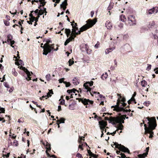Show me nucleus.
I'll return each instance as SVG.
<instances>
[{
	"label": "nucleus",
	"mask_w": 158,
	"mask_h": 158,
	"mask_svg": "<svg viewBox=\"0 0 158 158\" xmlns=\"http://www.w3.org/2000/svg\"><path fill=\"white\" fill-rule=\"evenodd\" d=\"M150 104V102L149 101H145L143 103V104L144 105H145L147 106H148Z\"/></svg>",
	"instance_id": "nucleus-40"
},
{
	"label": "nucleus",
	"mask_w": 158,
	"mask_h": 158,
	"mask_svg": "<svg viewBox=\"0 0 158 158\" xmlns=\"http://www.w3.org/2000/svg\"><path fill=\"white\" fill-rule=\"evenodd\" d=\"M114 121L116 123H119V124L121 123H124V120H122L120 118H117L114 120Z\"/></svg>",
	"instance_id": "nucleus-12"
},
{
	"label": "nucleus",
	"mask_w": 158,
	"mask_h": 158,
	"mask_svg": "<svg viewBox=\"0 0 158 158\" xmlns=\"http://www.w3.org/2000/svg\"><path fill=\"white\" fill-rule=\"evenodd\" d=\"M154 71H155V73L156 74H158V67L154 69Z\"/></svg>",
	"instance_id": "nucleus-62"
},
{
	"label": "nucleus",
	"mask_w": 158,
	"mask_h": 158,
	"mask_svg": "<svg viewBox=\"0 0 158 158\" xmlns=\"http://www.w3.org/2000/svg\"><path fill=\"white\" fill-rule=\"evenodd\" d=\"M80 101L84 105L86 106V108L89 107L90 105H92L94 103L93 101L86 98H81L80 99Z\"/></svg>",
	"instance_id": "nucleus-6"
},
{
	"label": "nucleus",
	"mask_w": 158,
	"mask_h": 158,
	"mask_svg": "<svg viewBox=\"0 0 158 158\" xmlns=\"http://www.w3.org/2000/svg\"><path fill=\"white\" fill-rule=\"evenodd\" d=\"M29 16L30 17V18H29L30 20H31V19L32 18H33L34 16H33V15L32 14L30 13L29 15Z\"/></svg>",
	"instance_id": "nucleus-63"
},
{
	"label": "nucleus",
	"mask_w": 158,
	"mask_h": 158,
	"mask_svg": "<svg viewBox=\"0 0 158 158\" xmlns=\"http://www.w3.org/2000/svg\"><path fill=\"white\" fill-rule=\"evenodd\" d=\"M71 25L72 26V27H73V29H72V33H75L76 32H77L76 31H79L78 30V28L74 27V23H71Z\"/></svg>",
	"instance_id": "nucleus-20"
},
{
	"label": "nucleus",
	"mask_w": 158,
	"mask_h": 158,
	"mask_svg": "<svg viewBox=\"0 0 158 158\" xmlns=\"http://www.w3.org/2000/svg\"><path fill=\"white\" fill-rule=\"evenodd\" d=\"M64 83L65 85V86L67 87L70 86L71 85L69 82L64 81Z\"/></svg>",
	"instance_id": "nucleus-39"
},
{
	"label": "nucleus",
	"mask_w": 158,
	"mask_h": 158,
	"mask_svg": "<svg viewBox=\"0 0 158 158\" xmlns=\"http://www.w3.org/2000/svg\"><path fill=\"white\" fill-rule=\"evenodd\" d=\"M20 73L22 74V75H23V76L24 77L25 76H26V74H25V73L24 72L23 70V71H20Z\"/></svg>",
	"instance_id": "nucleus-64"
},
{
	"label": "nucleus",
	"mask_w": 158,
	"mask_h": 158,
	"mask_svg": "<svg viewBox=\"0 0 158 158\" xmlns=\"http://www.w3.org/2000/svg\"><path fill=\"white\" fill-rule=\"evenodd\" d=\"M72 40H71V38L69 37L68 38H67L66 41L65 42H66L68 44L69 42L70 41H72Z\"/></svg>",
	"instance_id": "nucleus-48"
},
{
	"label": "nucleus",
	"mask_w": 158,
	"mask_h": 158,
	"mask_svg": "<svg viewBox=\"0 0 158 158\" xmlns=\"http://www.w3.org/2000/svg\"><path fill=\"white\" fill-rule=\"evenodd\" d=\"M73 83L75 85H77L79 83V82L78 81L77 78V77H74L73 79Z\"/></svg>",
	"instance_id": "nucleus-23"
},
{
	"label": "nucleus",
	"mask_w": 158,
	"mask_h": 158,
	"mask_svg": "<svg viewBox=\"0 0 158 158\" xmlns=\"http://www.w3.org/2000/svg\"><path fill=\"white\" fill-rule=\"evenodd\" d=\"M97 21L96 19H94L93 20L89 19L86 21L87 23L83 26L80 28V31H78L76 33H72L71 36L69 37L71 39V40L74 41L75 38L76 37L77 35L80 34L81 32L85 31L87 29L91 27L93 25H94Z\"/></svg>",
	"instance_id": "nucleus-2"
},
{
	"label": "nucleus",
	"mask_w": 158,
	"mask_h": 158,
	"mask_svg": "<svg viewBox=\"0 0 158 158\" xmlns=\"http://www.w3.org/2000/svg\"><path fill=\"white\" fill-rule=\"evenodd\" d=\"M98 123L99 125H100L104 127H106L107 125V122L106 121H102L101 122L99 121Z\"/></svg>",
	"instance_id": "nucleus-16"
},
{
	"label": "nucleus",
	"mask_w": 158,
	"mask_h": 158,
	"mask_svg": "<svg viewBox=\"0 0 158 158\" xmlns=\"http://www.w3.org/2000/svg\"><path fill=\"white\" fill-rule=\"evenodd\" d=\"M60 121V123H64L65 119L63 118H61L60 119L58 120Z\"/></svg>",
	"instance_id": "nucleus-41"
},
{
	"label": "nucleus",
	"mask_w": 158,
	"mask_h": 158,
	"mask_svg": "<svg viewBox=\"0 0 158 158\" xmlns=\"http://www.w3.org/2000/svg\"><path fill=\"white\" fill-rule=\"evenodd\" d=\"M68 5L67 0H64L60 5V8H62V6Z\"/></svg>",
	"instance_id": "nucleus-27"
},
{
	"label": "nucleus",
	"mask_w": 158,
	"mask_h": 158,
	"mask_svg": "<svg viewBox=\"0 0 158 158\" xmlns=\"http://www.w3.org/2000/svg\"><path fill=\"white\" fill-rule=\"evenodd\" d=\"M69 66H71L74 63V61L72 60L71 59H69Z\"/></svg>",
	"instance_id": "nucleus-42"
},
{
	"label": "nucleus",
	"mask_w": 158,
	"mask_h": 158,
	"mask_svg": "<svg viewBox=\"0 0 158 158\" xmlns=\"http://www.w3.org/2000/svg\"><path fill=\"white\" fill-rule=\"evenodd\" d=\"M146 119L148 121L147 123L148 127H147V125L144 124V121H143V123L144 124V126L145 127V134L148 133L150 134L149 137L152 138L153 136V135L154 134L152 130L155 128L157 125L156 119L154 117L150 118L148 117H147Z\"/></svg>",
	"instance_id": "nucleus-1"
},
{
	"label": "nucleus",
	"mask_w": 158,
	"mask_h": 158,
	"mask_svg": "<svg viewBox=\"0 0 158 158\" xmlns=\"http://www.w3.org/2000/svg\"><path fill=\"white\" fill-rule=\"evenodd\" d=\"M44 50L48 51L49 53H51V51L54 49V48L51 47L50 45L48 43H46L44 44Z\"/></svg>",
	"instance_id": "nucleus-9"
},
{
	"label": "nucleus",
	"mask_w": 158,
	"mask_h": 158,
	"mask_svg": "<svg viewBox=\"0 0 158 158\" xmlns=\"http://www.w3.org/2000/svg\"><path fill=\"white\" fill-rule=\"evenodd\" d=\"M117 95L118 97H119V98H118V100H119V99H121V101L122 102H124L126 101V99L125 97H122L121 96L118 94H117Z\"/></svg>",
	"instance_id": "nucleus-22"
},
{
	"label": "nucleus",
	"mask_w": 158,
	"mask_h": 158,
	"mask_svg": "<svg viewBox=\"0 0 158 158\" xmlns=\"http://www.w3.org/2000/svg\"><path fill=\"white\" fill-rule=\"evenodd\" d=\"M108 76V75L106 73H105L104 74H103L101 76V78L103 80H104L105 79H106Z\"/></svg>",
	"instance_id": "nucleus-30"
},
{
	"label": "nucleus",
	"mask_w": 158,
	"mask_h": 158,
	"mask_svg": "<svg viewBox=\"0 0 158 158\" xmlns=\"http://www.w3.org/2000/svg\"><path fill=\"white\" fill-rule=\"evenodd\" d=\"M18 68L20 69L23 70V71L27 75V76H24L25 79L27 81H29L31 79V78L30 77V76H31V74H33V73L32 72H30L27 69L24 67L22 66H19Z\"/></svg>",
	"instance_id": "nucleus-4"
},
{
	"label": "nucleus",
	"mask_w": 158,
	"mask_h": 158,
	"mask_svg": "<svg viewBox=\"0 0 158 158\" xmlns=\"http://www.w3.org/2000/svg\"><path fill=\"white\" fill-rule=\"evenodd\" d=\"M69 109L71 110H73L74 109V103L72 102L71 104L69 105Z\"/></svg>",
	"instance_id": "nucleus-31"
},
{
	"label": "nucleus",
	"mask_w": 158,
	"mask_h": 158,
	"mask_svg": "<svg viewBox=\"0 0 158 158\" xmlns=\"http://www.w3.org/2000/svg\"><path fill=\"white\" fill-rule=\"evenodd\" d=\"M40 18V16H38V15H37V16L36 17H34L33 18L35 19V22H38V20L39 19V18Z\"/></svg>",
	"instance_id": "nucleus-58"
},
{
	"label": "nucleus",
	"mask_w": 158,
	"mask_h": 158,
	"mask_svg": "<svg viewBox=\"0 0 158 158\" xmlns=\"http://www.w3.org/2000/svg\"><path fill=\"white\" fill-rule=\"evenodd\" d=\"M116 128H117V131H118L119 130L122 131L123 129V125L120 124L118 125Z\"/></svg>",
	"instance_id": "nucleus-24"
},
{
	"label": "nucleus",
	"mask_w": 158,
	"mask_h": 158,
	"mask_svg": "<svg viewBox=\"0 0 158 158\" xmlns=\"http://www.w3.org/2000/svg\"><path fill=\"white\" fill-rule=\"evenodd\" d=\"M141 85L143 87H145L147 85V82L145 80L141 81Z\"/></svg>",
	"instance_id": "nucleus-32"
},
{
	"label": "nucleus",
	"mask_w": 158,
	"mask_h": 158,
	"mask_svg": "<svg viewBox=\"0 0 158 158\" xmlns=\"http://www.w3.org/2000/svg\"><path fill=\"white\" fill-rule=\"evenodd\" d=\"M89 48H88L87 50L86 51L87 52V53L88 54H90L91 53V50L88 49Z\"/></svg>",
	"instance_id": "nucleus-52"
},
{
	"label": "nucleus",
	"mask_w": 158,
	"mask_h": 158,
	"mask_svg": "<svg viewBox=\"0 0 158 158\" xmlns=\"http://www.w3.org/2000/svg\"><path fill=\"white\" fill-rule=\"evenodd\" d=\"M64 78H61L60 79H59V83H62V82L64 83Z\"/></svg>",
	"instance_id": "nucleus-54"
},
{
	"label": "nucleus",
	"mask_w": 158,
	"mask_h": 158,
	"mask_svg": "<svg viewBox=\"0 0 158 158\" xmlns=\"http://www.w3.org/2000/svg\"><path fill=\"white\" fill-rule=\"evenodd\" d=\"M115 48V47H112L111 48H107L105 51V52L106 54H108L110 52H111Z\"/></svg>",
	"instance_id": "nucleus-18"
},
{
	"label": "nucleus",
	"mask_w": 158,
	"mask_h": 158,
	"mask_svg": "<svg viewBox=\"0 0 158 158\" xmlns=\"http://www.w3.org/2000/svg\"><path fill=\"white\" fill-rule=\"evenodd\" d=\"M48 150H46V153L47 155V156L48 157H52L50 155V154L48 153Z\"/></svg>",
	"instance_id": "nucleus-60"
},
{
	"label": "nucleus",
	"mask_w": 158,
	"mask_h": 158,
	"mask_svg": "<svg viewBox=\"0 0 158 158\" xmlns=\"http://www.w3.org/2000/svg\"><path fill=\"white\" fill-rule=\"evenodd\" d=\"M105 118L106 120L109 121V123H111V124L113 125H114L115 124V123H112L111 122V120L109 119L107 117H105Z\"/></svg>",
	"instance_id": "nucleus-45"
},
{
	"label": "nucleus",
	"mask_w": 158,
	"mask_h": 158,
	"mask_svg": "<svg viewBox=\"0 0 158 158\" xmlns=\"http://www.w3.org/2000/svg\"><path fill=\"white\" fill-rule=\"evenodd\" d=\"M18 141L16 140H15L13 142V144L15 146H17L18 145Z\"/></svg>",
	"instance_id": "nucleus-51"
},
{
	"label": "nucleus",
	"mask_w": 158,
	"mask_h": 158,
	"mask_svg": "<svg viewBox=\"0 0 158 158\" xmlns=\"http://www.w3.org/2000/svg\"><path fill=\"white\" fill-rule=\"evenodd\" d=\"M44 52L43 53V54L44 55H47L49 53V50L46 51L44 50Z\"/></svg>",
	"instance_id": "nucleus-50"
},
{
	"label": "nucleus",
	"mask_w": 158,
	"mask_h": 158,
	"mask_svg": "<svg viewBox=\"0 0 158 158\" xmlns=\"http://www.w3.org/2000/svg\"><path fill=\"white\" fill-rule=\"evenodd\" d=\"M51 39L50 38H49L48 39H47L45 41L46 42L48 43V44L49 43H52V41L51 40H50Z\"/></svg>",
	"instance_id": "nucleus-49"
},
{
	"label": "nucleus",
	"mask_w": 158,
	"mask_h": 158,
	"mask_svg": "<svg viewBox=\"0 0 158 158\" xmlns=\"http://www.w3.org/2000/svg\"><path fill=\"white\" fill-rule=\"evenodd\" d=\"M4 23L5 24V25L6 26H8L10 24V23L9 22H8V21L6 20H3Z\"/></svg>",
	"instance_id": "nucleus-37"
},
{
	"label": "nucleus",
	"mask_w": 158,
	"mask_h": 158,
	"mask_svg": "<svg viewBox=\"0 0 158 158\" xmlns=\"http://www.w3.org/2000/svg\"><path fill=\"white\" fill-rule=\"evenodd\" d=\"M99 127L100 129L101 130L102 132H103V131H104V129L105 127L100 125H99Z\"/></svg>",
	"instance_id": "nucleus-56"
},
{
	"label": "nucleus",
	"mask_w": 158,
	"mask_h": 158,
	"mask_svg": "<svg viewBox=\"0 0 158 158\" xmlns=\"http://www.w3.org/2000/svg\"><path fill=\"white\" fill-rule=\"evenodd\" d=\"M87 152L89 155L90 156L89 158H91V157H93L94 158H96L95 155L94 153H93L92 152H91L90 150H87Z\"/></svg>",
	"instance_id": "nucleus-19"
},
{
	"label": "nucleus",
	"mask_w": 158,
	"mask_h": 158,
	"mask_svg": "<svg viewBox=\"0 0 158 158\" xmlns=\"http://www.w3.org/2000/svg\"><path fill=\"white\" fill-rule=\"evenodd\" d=\"M15 64H16L17 65H20L22 66V65H24L23 62L21 60H19L18 62H15Z\"/></svg>",
	"instance_id": "nucleus-25"
},
{
	"label": "nucleus",
	"mask_w": 158,
	"mask_h": 158,
	"mask_svg": "<svg viewBox=\"0 0 158 158\" xmlns=\"http://www.w3.org/2000/svg\"><path fill=\"white\" fill-rule=\"evenodd\" d=\"M15 42L14 40H12V41H10V43H8V44H10L12 48H14V46H12V45L14 44Z\"/></svg>",
	"instance_id": "nucleus-43"
},
{
	"label": "nucleus",
	"mask_w": 158,
	"mask_h": 158,
	"mask_svg": "<svg viewBox=\"0 0 158 158\" xmlns=\"http://www.w3.org/2000/svg\"><path fill=\"white\" fill-rule=\"evenodd\" d=\"M79 138L80 139V140H78V143H81V140L82 139V138H84V137H83V136H82V137H81V136H79Z\"/></svg>",
	"instance_id": "nucleus-55"
},
{
	"label": "nucleus",
	"mask_w": 158,
	"mask_h": 158,
	"mask_svg": "<svg viewBox=\"0 0 158 158\" xmlns=\"http://www.w3.org/2000/svg\"><path fill=\"white\" fill-rule=\"evenodd\" d=\"M40 2V4L42 5V6H44L45 5L47 2L45 0H42V1H41Z\"/></svg>",
	"instance_id": "nucleus-38"
},
{
	"label": "nucleus",
	"mask_w": 158,
	"mask_h": 158,
	"mask_svg": "<svg viewBox=\"0 0 158 158\" xmlns=\"http://www.w3.org/2000/svg\"><path fill=\"white\" fill-rule=\"evenodd\" d=\"M48 90L49 92L47 93V95H46L47 98L51 96V94H53L52 89H48Z\"/></svg>",
	"instance_id": "nucleus-29"
},
{
	"label": "nucleus",
	"mask_w": 158,
	"mask_h": 158,
	"mask_svg": "<svg viewBox=\"0 0 158 158\" xmlns=\"http://www.w3.org/2000/svg\"><path fill=\"white\" fill-rule=\"evenodd\" d=\"M72 90H75V89H68L67 90V92L69 94H72Z\"/></svg>",
	"instance_id": "nucleus-53"
},
{
	"label": "nucleus",
	"mask_w": 158,
	"mask_h": 158,
	"mask_svg": "<svg viewBox=\"0 0 158 158\" xmlns=\"http://www.w3.org/2000/svg\"><path fill=\"white\" fill-rule=\"evenodd\" d=\"M106 27L107 29H111L112 28V26L110 22L106 21Z\"/></svg>",
	"instance_id": "nucleus-17"
},
{
	"label": "nucleus",
	"mask_w": 158,
	"mask_h": 158,
	"mask_svg": "<svg viewBox=\"0 0 158 158\" xmlns=\"http://www.w3.org/2000/svg\"><path fill=\"white\" fill-rule=\"evenodd\" d=\"M45 77L48 81H49L51 80V75L50 74H47Z\"/></svg>",
	"instance_id": "nucleus-36"
},
{
	"label": "nucleus",
	"mask_w": 158,
	"mask_h": 158,
	"mask_svg": "<svg viewBox=\"0 0 158 158\" xmlns=\"http://www.w3.org/2000/svg\"><path fill=\"white\" fill-rule=\"evenodd\" d=\"M99 43L98 42L95 45L94 47L96 48H98L99 47Z\"/></svg>",
	"instance_id": "nucleus-59"
},
{
	"label": "nucleus",
	"mask_w": 158,
	"mask_h": 158,
	"mask_svg": "<svg viewBox=\"0 0 158 158\" xmlns=\"http://www.w3.org/2000/svg\"><path fill=\"white\" fill-rule=\"evenodd\" d=\"M60 104L62 105H64L65 104V100L64 99H62L60 102Z\"/></svg>",
	"instance_id": "nucleus-61"
},
{
	"label": "nucleus",
	"mask_w": 158,
	"mask_h": 158,
	"mask_svg": "<svg viewBox=\"0 0 158 158\" xmlns=\"http://www.w3.org/2000/svg\"><path fill=\"white\" fill-rule=\"evenodd\" d=\"M120 155H121V158H126V156L125 155L122 153H121V154H120Z\"/></svg>",
	"instance_id": "nucleus-57"
},
{
	"label": "nucleus",
	"mask_w": 158,
	"mask_h": 158,
	"mask_svg": "<svg viewBox=\"0 0 158 158\" xmlns=\"http://www.w3.org/2000/svg\"><path fill=\"white\" fill-rule=\"evenodd\" d=\"M94 86L93 88H90L89 87V89H86V90H85L84 91L85 92L87 93V94H88V93H90V95L92 96H93V95L92 94V90H93L94 88Z\"/></svg>",
	"instance_id": "nucleus-14"
},
{
	"label": "nucleus",
	"mask_w": 158,
	"mask_h": 158,
	"mask_svg": "<svg viewBox=\"0 0 158 158\" xmlns=\"http://www.w3.org/2000/svg\"><path fill=\"white\" fill-rule=\"evenodd\" d=\"M155 23L154 22H152V23H150L148 26V27L149 28H152V27L155 25Z\"/></svg>",
	"instance_id": "nucleus-35"
},
{
	"label": "nucleus",
	"mask_w": 158,
	"mask_h": 158,
	"mask_svg": "<svg viewBox=\"0 0 158 158\" xmlns=\"http://www.w3.org/2000/svg\"><path fill=\"white\" fill-rule=\"evenodd\" d=\"M148 154V153H144L142 154L138 155V156L139 158H144L146 157Z\"/></svg>",
	"instance_id": "nucleus-26"
},
{
	"label": "nucleus",
	"mask_w": 158,
	"mask_h": 158,
	"mask_svg": "<svg viewBox=\"0 0 158 158\" xmlns=\"http://www.w3.org/2000/svg\"><path fill=\"white\" fill-rule=\"evenodd\" d=\"M43 144L45 146V148L46 150H48L50 151L51 150V144L47 142H46V145L44 143H43Z\"/></svg>",
	"instance_id": "nucleus-15"
},
{
	"label": "nucleus",
	"mask_w": 158,
	"mask_h": 158,
	"mask_svg": "<svg viewBox=\"0 0 158 158\" xmlns=\"http://www.w3.org/2000/svg\"><path fill=\"white\" fill-rule=\"evenodd\" d=\"M12 72V74L15 76H17L18 73L15 71V68L13 69Z\"/></svg>",
	"instance_id": "nucleus-33"
},
{
	"label": "nucleus",
	"mask_w": 158,
	"mask_h": 158,
	"mask_svg": "<svg viewBox=\"0 0 158 158\" xmlns=\"http://www.w3.org/2000/svg\"><path fill=\"white\" fill-rule=\"evenodd\" d=\"M151 66H152L151 64H148V66L146 68V70L148 71L150 70L151 69Z\"/></svg>",
	"instance_id": "nucleus-47"
},
{
	"label": "nucleus",
	"mask_w": 158,
	"mask_h": 158,
	"mask_svg": "<svg viewBox=\"0 0 158 158\" xmlns=\"http://www.w3.org/2000/svg\"><path fill=\"white\" fill-rule=\"evenodd\" d=\"M65 33L66 34L67 37L68 38L71 35L72 32L70 29L66 28L65 29Z\"/></svg>",
	"instance_id": "nucleus-11"
},
{
	"label": "nucleus",
	"mask_w": 158,
	"mask_h": 158,
	"mask_svg": "<svg viewBox=\"0 0 158 158\" xmlns=\"http://www.w3.org/2000/svg\"><path fill=\"white\" fill-rule=\"evenodd\" d=\"M120 19L123 22L124 21V19H122L123 18L124 19H126V18L125 17V16L124 15H120Z\"/></svg>",
	"instance_id": "nucleus-34"
},
{
	"label": "nucleus",
	"mask_w": 158,
	"mask_h": 158,
	"mask_svg": "<svg viewBox=\"0 0 158 158\" xmlns=\"http://www.w3.org/2000/svg\"><path fill=\"white\" fill-rule=\"evenodd\" d=\"M76 157H78V158H83L81 154L79 153H77L76 155Z\"/></svg>",
	"instance_id": "nucleus-44"
},
{
	"label": "nucleus",
	"mask_w": 158,
	"mask_h": 158,
	"mask_svg": "<svg viewBox=\"0 0 158 158\" xmlns=\"http://www.w3.org/2000/svg\"><path fill=\"white\" fill-rule=\"evenodd\" d=\"M80 49L82 52H86L87 50V48H88V46L86 44H81L80 45Z\"/></svg>",
	"instance_id": "nucleus-10"
},
{
	"label": "nucleus",
	"mask_w": 158,
	"mask_h": 158,
	"mask_svg": "<svg viewBox=\"0 0 158 158\" xmlns=\"http://www.w3.org/2000/svg\"><path fill=\"white\" fill-rule=\"evenodd\" d=\"M7 42L8 43H10V41L12 40L13 36L10 34L8 35L7 36Z\"/></svg>",
	"instance_id": "nucleus-21"
},
{
	"label": "nucleus",
	"mask_w": 158,
	"mask_h": 158,
	"mask_svg": "<svg viewBox=\"0 0 158 158\" xmlns=\"http://www.w3.org/2000/svg\"><path fill=\"white\" fill-rule=\"evenodd\" d=\"M125 102H120V101L117 100V104L115 106L117 107V109L119 111H124L125 110L124 107L126 106L127 103Z\"/></svg>",
	"instance_id": "nucleus-5"
},
{
	"label": "nucleus",
	"mask_w": 158,
	"mask_h": 158,
	"mask_svg": "<svg viewBox=\"0 0 158 158\" xmlns=\"http://www.w3.org/2000/svg\"><path fill=\"white\" fill-rule=\"evenodd\" d=\"M4 86L7 88H9V85L6 82H5L3 83Z\"/></svg>",
	"instance_id": "nucleus-46"
},
{
	"label": "nucleus",
	"mask_w": 158,
	"mask_h": 158,
	"mask_svg": "<svg viewBox=\"0 0 158 158\" xmlns=\"http://www.w3.org/2000/svg\"><path fill=\"white\" fill-rule=\"evenodd\" d=\"M158 11V10H155V8L154 7H153L152 9L149 10L148 11V13L149 14H152L153 13H154L155 12V13H157Z\"/></svg>",
	"instance_id": "nucleus-13"
},
{
	"label": "nucleus",
	"mask_w": 158,
	"mask_h": 158,
	"mask_svg": "<svg viewBox=\"0 0 158 158\" xmlns=\"http://www.w3.org/2000/svg\"><path fill=\"white\" fill-rule=\"evenodd\" d=\"M128 19L129 21V24L130 25H134L136 24V20L135 17L133 15H131L128 17Z\"/></svg>",
	"instance_id": "nucleus-7"
},
{
	"label": "nucleus",
	"mask_w": 158,
	"mask_h": 158,
	"mask_svg": "<svg viewBox=\"0 0 158 158\" xmlns=\"http://www.w3.org/2000/svg\"><path fill=\"white\" fill-rule=\"evenodd\" d=\"M111 146L113 148L114 146H115V148L124 152H127L128 153L130 152V151L127 148L125 147L123 145H122L121 144H119L115 142L114 144L112 145Z\"/></svg>",
	"instance_id": "nucleus-3"
},
{
	"label": "nucleus",
	"mask_w": 158,
	"mask_h": 158,
	"mask_svg": "<svg viewBox=\"0 0 158 158\" xmlns=\"http://www.w3.org/2000/svg\"><path fill=\"white\" fill-rule=\"evenodd\" d=\"M134 102L135 104L136 103V102L135 101V98H131L130 99H129L128 101V103L129 104H130L131 103V102Z\"/></svg>",
	"instance_id": "nucleus-28"
},
{
	"label": "nucleus",
	"mask_w": 158,
	"mask_h": 158,
	"mask_svg": "<svg viewBox=\"0 0 158 158\" xmlns=\"http://www.w3.org/2000/svg\"><path fill=\"white\" fill-rule=\"evenodd\" d=\"M93 81H90L86 82L83 85L84 89L86 90L89 89V88L90 87V86H92L93 85Z\"/></svg>",
	"instance_id": "nucleus-8"
}]
</instances>
